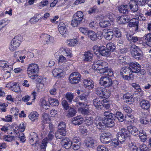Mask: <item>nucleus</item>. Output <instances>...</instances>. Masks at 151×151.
Masks as SVG:
<instances>
[{
    "instance_id": "nucleus-1",
    "label": "nucleus",
    "mask_w": 151,
    "mask_h": 151,
    "mask_svg": "<svg viewBox=\"0 0 151 151\" xmlns=\"http://www.w3.org/2000/svg\"><path fill=\"white\" fill-rule=\"evenodd\" d=\"M108 63L101 60L94 62L92 66V68L96 70L98 73L101 74L105 73V75L111 76L113 74V72L110 69H108Z\"/></svg>"
},
{
    "instance_id": "nucleus-2",
    "label": "nucleus",
    "mask_w": 151,
    "mask_h": 151,
    "mask_svg": "<svg viewBox=\"0 0 151 151\" xmlns=\"http://www.w3.org/2000/svg\"><path fill=\"white\" fill-rule=\"evenodd\" d=\"M39 71V66L37 64L32 63L29 65L27 70L28 76L32 79H35L38 77L37 74Z\"/></svg>"
},
{
    "instance_id": "nucleus-3",
    "label": "nucleus",
    "mask_w": 151,
    "mask_h": 151,
    "mask_svg": "<svg viewBox=\"0 0 151 151\" xmlns=\"http://www.w3.org/2000/svg\"><path fill=\"white\" fill-rule=\"evenodd\" d=\"M120 73L124 79L128 80H132L134 77L130 67H125L121 70Z\"/></svg>"
},
{
    "instance_id": "nucleus-4",
    "label": "nucleus",
    "mask_w": 151,
    "mask_h": 151,
    "mask_svg": "<svg viewBox=\"0 0 151 151\" xmlns=\"http://www.w3.org/2000/svg\"><path fill=\"white\" fill-rule=\"evenodd\" d=\"M61 145L66 149H68L70 147L74 150H78L80 147L78 144H73L68 138L63 139L60 142Z\"/></svg>"
},
{
    "instance_id": "nucleus-5",
    "label": "nucleus",
    "mask_w": 151,
    "mask_h": 151,
    "mask_svg": "<svg viewBox=\"0 0 151 151\" xmlns=\"http://www.w3.org/2000/svg\"><path fill=\"white\" fill-rule=\"evenodd\" d=\"M83 14L81 11H78L73 15V19L71 22V25L74 27L80 24L83 19Z\"/></svg>"
},
{
    "instance_id": "nucleus-6",
    "label": "nucleus",
    "mask_w": 151,
    "mask_h": 151,
    "mask_svg": "<svg viewBox=\"0 0 151 151\" xmlns=\"http://www.w3.org/2000/svg\"><path fill=\"white\" fill-rule=\"evenodd\" d=\"M96 94L99 97L106 98L109 97L110 95L109 91L101 86L98 87L95 89Z\"/></svg>"
},
{
    "instance_id": "nucleus-7",
    "label": "nucleus",
    "mask_w": 151,
    "mask_h": 151,
    "mask_svg": "<svg viewBox=\"0 0 151 151\" xmlns=\"http://www.w3.org/2000/svg\"><path fill=\"white\" fill-rule=\"evenodd\" d=\"M22 37L19 35L15 36L11 42V45L9 47L10 50L12 51L15 50L16 48L18 47L22 40Z\"/></svg>"
},
{
    "instance_id": "nucleus-8",
    "label": "nucleus",
    "mask_w": 151,
    "mask_h": 151,
    "mask_svg": "<svg viewBox=\"0 0 151 151\" xmlns=\"http://www.w3.org/2000/svg\"><path fill=\"white\" fill-rule=\"evenodd\" d=\"M130 51L132 56L137 59H139L142 55V52L137 47L134 45L130 47Z\"/></svg>"
},
{
    "instance_id": "nucleus-9",
    "label": "nucleus",
    "mask_w": 151,
    "mask_h": 151,
    "mask_svg": "<svg viewBox=\"0 0 151 151\" xmlns=\"http://www.w3.org/2000/svg\"><path fill=\"white\" fill-rule=\"evenodd\" d=\"M111 79L107 76L101 77L99 80L100 85L105 88L110 87L111 86Z\"/></svg>"
},
{
    "instance_id": "nucleus-10",
    "label": "nucleus",
    "mask_w": 151,
    "mask_h": 151,
    "mask_svg": "<svg viewBox=\"0 0 151 151\" xmlns=\"http://www.w3.org/2000/svg\"><path fill=\"white\" fill-rule=\"evenodd\" d=\"M81 75L78 72H74L71 73L69 77L70 83L76 84L79 83L81 80Z\"/></svg>"
},
{
    "instance_id": "nucleus-11",
    "label": "nucleus",
    "mask_w": 151,
    "mask_h": 151,
    "mask_svg": "<svg viewBox=\"0 0 151 151\" xmlns=\"http://www.w3.org/2000/svg\"><path fill=\"white\" fill-rule=\"evenodd\" d=\"M64 67L63 68L62 66L61 68H55L52 71V74L55 77L58 78L62 77L64 75V71L67 70V68L66 66L64 64H63Z\"/></svg>"
},
{
    "instance_id": "nucleus-12",
    "label": "nucleus",
    "mask_w": 151,
    "mask_h": 151,
    "mask_svg": "<svg viewBox=\"0 0 151 151\" xmlns=\"http://www.w3.org/2000/svg\"><path fill=\"white\" fill-rule=\"evenodd\" d=\"M111 134L110 132H104L101 135L100 140L103 143H108L111 141Z\"/></svg>"
},
{
    "instance_id": "nucleus-13",
    "label": "nucleus",
    "mask_w": 151,
    "mask_h": 151,
    "mask_svg": "<svg viewBox=\"0 0 151 151\" xmlns=\"http://www.w3.org/2000/svg\"><path fill=\"white\" fill-rule=\"evenodd\" d=\"M98 52L100 55L106 57L109 56L111 55L110 51L104 46H100L98 47Z\"/></svg>"
},
{
    "instance_id": "nucleus-14",
    "label": "nucleus",
    "mask_w": 151,
    "mask_h": 151,
    "mask_svg": "<svg viewBox=\"0 0 151 151\" xmlns=\"http://www.w3.org/2000/svg\"><path fill=\"white\" fill-rule=\"evenodd\" d=\"M125 33L127 39L131 43H138L140 41V38L133 36L129 32H126Z\"/></svg>"
},
{
    "instance_id": "nucleus-15",
    "label": "nucleus",
    "mask_w": 151,
    "mask_h": 151,
    "mask_svg": "<svg viewBox=\"0 0 151 151\" xmlns=\"http://www.w3.org/2000/svg\"><path fill=\"white\" fill-rule=\"evenodd\" d=\"M106 99H103L101 98H96L93 100V104L96 109L98 110L101 109L102 107L103 102H106Z\"/></svg>"
},
{
    "instance_id": "nucleus-16",
    "label": "nucleus",
    "mask_w": 151,
    "mask_h": 151,
    "mask_svg": "<svg viewBox=\"0 0 151 151\" xmlns=\"http://www.w3.org/2000/svg\"><path fill=\"white\" fill-rule=\"evenodd\" d=\"M58 30L60 33L63 37H65L67 33L66 25L65 23L60 22L58 26Z\"/></svg>"
},
{
    "instance_id": "nucleus-17",
    "label": "nucleus",
    "mask_w": 151,
    "mask_h": 151,
    "mask_svg": "<svg viewBox=\"0 0 151 151\" xmlns=\"http://www.w3.org/2000/svg\"><path fill=\"white\" fill-rule=\"evenodd\" d=\"M129 65L132 72V73H139L141 69L140 65L137 62H132L129 64Z\"/></svg>"
},
{
    "instance_id": "nucleus-18",
    "label": "nucleus",
    "mask_w": 151,
    "mask_h": 151,
    "mask_svg": "<svg viewBox=\"0 0 151 151\" xmlns=\"http://www.w3.org/2000/svg\"><path fill=\"white\" fill-rule=\"evenodd\" d=\"M84 143L87 147H92L96 145V142L92 138L89 137L86 138Z\"/></svg>"
},
{
    "instance_id": "nucleus-19",
    "label": "nucleus",
    "mask_w": 151,
    "mask_h": 151,
    "mask_svg": "<svg viewBox=\"0 0 151 151\" xmlns=\"http://www.w3.org/2000/svg\"><path fill=\"white\" fill-rule=\"evenodd\" d=\"M30 139V143L31 144L34 145H35L39 140L38 135L35 133L34 132H31L30 133V136L29 137Z\"/></svg>"
},
{
    "instance_id": "nucleus-20",
    "label": "nucleus",
    "mask_w": 151,
    "mask_h": 151,
    "mask_svg": "<svg viewBox=\"0 0 151 151\" xmlns=\"http://www.w3.org/2000/svg\"><path fill=\"white\" fill-rule=\"evenodd\" d=\"M129 27L133 28V30L136 32H137L138 29L139 21L135 19L129 21Z\"/></svg>"
},
{
    "instance_id": "nucleus-21",
    "label": "nucleus",
    "mask_w": 151,
    "mask_h": 151,
    "mask_svg": "<svg viewBox=\"0 0 151 151\" xmlns=\"http://www.w3.org/2000/svg\"><path fill=\"white\" fill-rule=\"evenodd\" d=\"M130 19V17L127 16H121L117 18V21L120 24H124L129 22Z\"/></svg>"
},
{
    "instance_id": "nucleus-22",
    "label": "nucleus",
    "mask_w": 151,
    "mask_h": 151,
    "mask_svg": "<svg viewBox=\"0 0 151 151\" xmlns=\"http://www.w3.org/2000/svg\"><path fill=\"white\" fill-rule=\"evenodd\" d=\"M114 120L121 122L124 121L125 118L123 114L119 111H117L115 114H114Z\"/></svg>"
},
{
    "instance_id": "nucleus-23",
    "label": "nucleus",
    "mask_w": 151,
    "mask_h": 151,
    "mask_svg": "<svg viewBox=\"0 0 151 151\" xmlns=\"http://www.w3.org/2000/svg\"><path fill=\"white\" fill-rule=\"evenodd\" d=\"M83 83L84 87L89 89H92L94 87L93 81L90 79H84Z\"/></svg>"
},
{
    "instance_id": "nucleus-24",
    "label": "nucleus",
    "mask_w": 151,
    "mask_h": 151,
    "mask_svg": "<svg viewBox=\"0 0 151 151\" xmlns=\"http://www.w3.org/2000/svg\"><path fill=\"white\" fill-rule=\"evenodd\" d=\"M93 56V54L90 51H86L84 52L83 59L85 61H90L92 60Z\"/></svg>"
},
{
    "instance_id": "nucleus-25",
    "label": "nucleus",
    "mask_w": 151,
    "mask_h": 151,
    "mask_svg": "<svg viewBox=\"0 0 151 151\" xmlns=\"http://www.w3.org/2000/svg\"><path fill=\"white\" fill-rule=\"evenodd\" d=\"M41 39L45 44H48L50 42H52V38L47 34H43L41 36Z\"/></svg>"
},
{
    "instance_id": "nucleus-26",
    "label": "nucleus",
    "mask_w": 151,
    "mask_h": 151,
    "mask_svg": "<svg viewBox=\"0 0 151 151\" xmlns=\"http://www.w3.org/2000/svg\"><path fill=\"white\" fill-rule=\"evenodd\" d=\"M127 129L129 134H130L136 136L139 134L138 129L135 126L132 125L129 126L127 127Z\"/></svg>"
},
{
    "instance_id": "nucleus-27",
    "label": "nucleus",
    "mask_w": 151,
    "mask_h": 151,
    "mask_svg": "<svg viewBox=\"0 0 151 151\" xmlns=\"http://www.w3.org/2000/svg\"><path fill=\"white\" fill-rule=\"evenodd\" d=\"M140 107L144 110H148L150 107V104L149 102L146 100L143 99L139 102Z\"/></svg>"
},
{
    "instance_id": "nucleus-28",
    "label": "nucleus",
    "mask_w": 151,
    "mask_h": 151,
    "mask_svg": "<svg viewBox=\"0 0 151 151\" xmlns=\"http://www.w3.org/2000/svg\"><path fill=\"white\" fill-rule=\"evenodd\" d=\"M130 9L134 12H137L138 9L137 3L134 0L130 1L129 2Z\"/></svg>"
},
{
    "instance_id": "nucleus-29",
    "label": "nucleus",
    "mask_w": 151,
    "mask_h": 151,
    "mask_svg": "<svg viewBox=\"0 0 151 151\" xmlns=\"http://www.w3.org/2000/svg\"><path fill=\"white\" fill-rule=\"evenodd\" d=\"M83 121V119L82 117L77 116L73 118L72 123L75 125H79L82 124Z\"/></svg>"
},
{
    "instance_id": "nucleus-30",
    "label": "nucleus",
    "mask_w": 151,
    "mask_h": 151,
    "mask_svg": "<svg viewBox=\"0 0 151 151\" xmlns=\"http://www.w3.org/2000/svg\"><path fill=\"white\" fill-rule=\"evenodd\" d=\"M95 123L97 128L100 130L103 129L105 124L104 120H99V118H97L95 120Z\"/></svg>"
},
{
    "instance_id": "nucleus-31",
    "label": "nucleus",
    "mask_w": 151,
    "mask_h": 151,
    "mask_svg": "<svg viewBox=\"0 0 151 151\" xmlns=\"http://www.w3.org/2000/svg\"><path fill=\"white\" fill-rule=\"evenodd\" d=\"M39 115V114L37 111H34L29 114V118L32 121L36 122L37 120Z\"/></svg>"
},
{
    "instance_id": "nucleus-32",
    "label": "nucleus",
    "mask_w": 151,
    "mask_h": 151,
    "mask_svg": "<svg viewBox=\"0 0 151 151\" xmlns=\"http://www.w3.org/2000/svg\"><path fill=\"white\" fill-rule=\"evenodd\" d=\"M118 10L120 13L123 14H127L128 13V6L127 5H121L119 7Z\"/></svg>"
},
{
    "instance_id": "nucleus-33",
    "label": "nucleus",
    "mask_w": 151,
    "mask_h": 151,
    "mask_svg": "<svg viewBox=\"0 0 151 151\" xmlns=\"http://www.w3.org/2000/svg\"><path fill=\"white\" fill-rule=\"evenodd\" d=\"M41 18V15L40 14H36L30 19L29 22L32 24H34L37 22Z\"/></svg>"
},
{
    "instance_id": "nucleus-34",
    "label": "nucleus",
    "mask_w": 151,
    "mask_h": 151,
    "mask_svg": "<svg viewBox=\"0 0 151 151\" xmlns=\"http://www.w3.org/2000/svg\"><path fill=\"white\" fill-rule=\"evenodd\" d=\"M114 120L110 119H104V120L106 126L108 127H111L114 126L115 123Z\"/></svg>"
},
{
    "instance_id": "nucleus-35",
    "label": "nucleus",
    "mask_w": 151,
    "mask_h": 151,
    "mask_svg": "<svg viewBox=\"0 0 151 151\" xmlns=\"http://www.w3.org/2000/svg\"><path fill=\"white\" fill-rule=\"evenodd\" d=\"M106 32L104 37L106 40H111L114 36V33L112 31L108 30Z\"/></svg>"
},
{
    "instance_id": "nucleus-36",
    "label": "nucleus",
    "mask_w": 151,
    "mask_h": 151,
    "mask_svg": "<svg viewBox=\"0 0 151 151\" xmlns=\"http://www.w3.org/2000/svg\"><path fill=\"white\" fill-rule=\"evenodd\" d=\"M88 37L92 41L96 40H97L96 34L93 31L89 30L88 32Z\"/></svg>"
},
{
    "instance_id": "nucleus-37",
    "label": "nucleus",
    "mask_w": 151,
    "mask_h": 151,
    "mask_svg": "<svg viewBox=\"0 0 151 151\" xmlns=\"http://www.w3.org/2000/svg\"><path fill=\"white\" fill-rule=\"evenodd\" d=\"M78 111L81 114L84 115L88 114L91 112L88 108L80 107L78 109Z\"/></svg>"
},
{
    "instance_id": "nucleus-38",
    "label": "nucleus",
    "mask_w": 151,
    "mask_h": 151,
    "mask_svg": "<svg viewBox=\"0 0 151 151\" xmlns=\"http://www.w3.org/2000/svg\"><path fill=\"white\" fill-rule=\"evenodd\" d=\"M60 50L63 52L66 56L69 57V58H70L72 56V52L69 49L62 48H61Z\"/></svg>"
},
{
    "instance_id": "nucleus-39",
    "label": "nucleus",
    "mask_w": 151,
    "mask_h": 151,
    "mask_svg": "<svg viewBox=\"0 0 151 151\" xmlns=\"http://www.w3.org/2000/svg\"><path fill=\"white\" fill-rule=\"evenodd\" d=\"M48 101L50 105L52 106H58L59 105V101L58 99L53 98H50Z\"/></svg>"
},
{
    "instance_id": "nucleus-40",
    "label": "nucleus",
    "mask_w": 151,
    "mask_h": 151,
    "mask_svg": "<svg viewBox=\"0 0 151 151\" xmlns=\"http://www.w3.org/2000/svg\"><path fill=\"white\" fill-rule=\"evenodd\" d=\"M144 37L146 40V44L151 47V33L145 35Z\"/></svg>"
},
{
    "instance_id": "nucleus-41",
    "label": "nucleus",
    "mask_w": 151,
    "mask_h": 151,
    "mask_svg": "<svg viewBox=\"0 0 151 151\" xmlns=\"http://www.w3.org/2000/svg\"><path fill=\"white\" fill-rule=\"evenodd\" d=\"M99 24L101 27L104 28L110 26V23L109 20H103L99 22Z\"/></svg>"
},
{
    "instance_id": "nucleus-42",
    "label": "nucleus",
    "mask_w": 151,
    "mask_h": 151,
    "mask_svg": "<svg viewBox=\"0 0 151 151\" xmlns=\"http://www.w3.org/2000/svg\"><path fill=\"white\" fill-rule=\"evenodd\" d=\"M74 95L69 92L67 93L65 95V97L70 103H71L74 98Z\"/></svg>"
},
{
    "instance_id": "nucleus-43",
    "label": "nucleus",
    "mask_w": 151,
    "mask_h": 151,
    "mask_svg": "<svg viewBox=\"0 0 151 151\" xmlns=\"http://www.w3.org/2000/svg\"><path fill=\"white\" fill-rule=\"evenodd\" d=\"M73 101L75 102L76 104V106L78 107L79 106H86V103L85 102H81L79 101V100L77 99L76 98L75 99L73 100Z\"/></svg>"
},
{
    "instance_id": "nucleus-44",
    "label": "nucleus",
    "mask_w": 151,
    "mask_h": 151,
    "mask_svg": "<svg viewBox=\"0 0 151 151\" xmlns=\"http://www.w3.org/2000/svg\"><path fill=\"white\" fill-rule=\"evenodd\" d=\"M116 136L118 140L120 143H123V142H124L126 138L125 136H123V135H122L121 134L118 132Z\"/></svg>"
},
{
    "instance_id": "nucleus-45",
    "label": "nucleus",
    "mask_w": 151,
    "mask_h": 151,
    "mask_svg": "<svg viewBox=\"0 0 151 151\" xmlns=\"http://www.w3.org/2000/svg\"><path fill=\"white\" fill-rule=\"evenodd\" d=\"M77 41L75 39H70L66 41V43L70 46H75L77 44Z\"/></svg>"
},
{
    "instance_id": "nucleus-46",
    "label": "nucleus",
    "mask_w": 151,
    "mask_h": 151,
    "mask_svg": "<svg viewBox=\"0 0 151 151\" xmlns=\"http://www.w3.org/2000/svg\"><path fill=\"white\" fill-rule=\"evenodd\" d=\"M106 47L110 51V52L111 51H114L116 49V47L114 44L113 43H108L106 45Z\"/></svg>"
},
{
    "instance_id": "nucleus-47",
    "label": "nucleus",
    "mask_w": 151,
    "mask_h": 151,
    "mask_svg": "<svg viewBox=\"0 0 151 151\" xmlns=\"http://www.w3.org/2000/svg\"><path fill=\"white\" fill-rule=\"evenodd\" d=\"M104 116H105L104 119H110L114 120V114L109 111H106L104 113Z\"/></svg>"
},
{
    "instance_id": "nucleus-48",
    "label": "nucleus",
    "mask_w": 151,
    "mask_h": 151,
    "mask_svg": "<svg viewBox=\"0 0 151 151\" xmlns=\"http://www.w3.org/2000/svg\"><path fill=\"white\" fill-rule=\"evenodd\" d=\"M77 99L81 101V102H85L86 103V104H87V96L86 95L82 94L78 96Z\"/></svg>"
},
{
    "instance_id": "nucleus-49",
    "label": "nucleus",
    "mask_w": 151,
    "mask_h": 151,
    "mask_svg": "<svg viewBox=\"0 0 151 151\" xmlns=\"http://www.w3.org/2000/svg\"><path fill=\"white\" fill-rule=\"evenodd\" d=\"M120 130V131L119 132L122 135L125 136L126 138L129 136V134L128 129L124 128H122Z\"/></svg>"
},
{
    "instance_id": "nucleus-50",
    "label": "nucleus",
    "mask_w": 151,
    "mask_h": 151,
    "mask_svg": "<svg viewBox=\"0 0 151 151\" xmlns=\"http://www.w3.org/2000/svg\"><path fill=\"white\" fill-rule=\"evenodd\" d=\"M12 91L15 92H18L20 91V88L19 85L17 83H14L13 86L11 87Z\"/></svg>"
},
{
    "instance_id": "nucleus-51",
    "label": "nucleus",
    "mask_w": 151,
    "mask_h": 151,
    "mask_svg": "<svg viewBox=\"0 0 151 151\" xmlns=\"http://www.w3.org/2000/svg\"><path fill=\"white\" fill-rule=\"evenodd\" d=\"M84 122L87 125H90L93 123V119L91 117H87L85 119Z\"/></svg>"
},
{
    "instance_id": "nucleus-52",
    "label": "nucleus",
    "mask_w": 151,
    "mask_h": 151,
    "mask_svg": "<svg viewBox=\"0 0 151 151\" xmlns=\"http://www.w3.org/2000/svg\"><path fill=\"white\" fill-rule=\"evenodd\" d=\"M41 105L43 108L45 109H48L50 107L48 103L44 99H42L41 101Z\"/></svg>"
},
{
    "instance_id": "nucleus-53",
    "label": "nucleus",
    "mask_w": 151,
    "mask_h": 151,
    "mask_svg": "<svg viewBox=\"0 0 151 151\" xmlns=\"http://www.w3.org/2000/svg\"><path fill=\"white\" fill-rule=\"evenodd\" d=\"M62 105L63 108L65 110H67L69 108V104L65 100H63L62 102Z\"/></svg>"
},
{
    "instance_id": "nucleus-54",
    "label": "nucleus",
    "mask_w": 151,
    "mask_h": 151,
    "mask_svg": "<svg viewBox=\"0 0 151 151\" xmlns=\"http://www.w3.org/2000/svg\"><path fill=\"white\" fill-rule=\"evenodd\" d=\"M113 31L114 32V34L116 37H119L121 36V34L119 29L116 28H114Z\"/></svg>"
},
{
    "instance_id": "nucleus-55",
    "label": "nucleus",
    "mask_w": 151,
    "mask_h": 151,
    "mask_svg": "<svg viewBox=\"0 0 151 151\" xmlns=\"http://www.w3.org/2000/svg\"><path fill=\"white\" fill-rule=\"evenodd\" d=\"M138 150L139 151H149L148 147L144 144L140 145L138 147Z\"/></svg>"
},
{
    "instance_id": "nucleus-56",
    "label": "nucleus",
    "mask_w": 151,
    "mask_h": 151,
    "mask_svg": "<svg viewBox=\"0 0 151 151\" xmlns=\"http://www.w3.org/2000/svg\"><path fill=\"white\" fill-rule=\"evenodd\" d=\"M76 114V111L73 108H70L68 110V116L71 117L74 116Z\"/></svg>"
},
{
    "instance_id": "nucleus-57",
    "label": "nucleus",
    "mask_w": 151,
    "mask_h": 151,
    "mask_svg": "<svg viewBox=\"0 0 151 151\" xmlns=\"http://www.w3.org/2000/svg\"><path fill=\"white\" fill-rule=\"evenodd\" d=\"M54 132L52 131L49 132L47 137L45 138H47L46 140L48 141L52 140L54 137Z\"/></svg>"
},
{
    "instance_id": "nucleus-58",
    "label": "nucleus",
    "mask_w": 151,
    "mask_h": 151,
    "mask_svg": "<svg viewBox=\"0 0 151 151\" xmlns=\"http://www.w3.org/2000/svg\"><path fill=\"white\" fill-rule=\"evenodd\" d=\"M123 108L124 111L127 113H130L132 112V109L130 107L127 105H124L123 106Z\"/></svg>"
},
{
    "instance_id": "nucleus-59",
    "label": "nucleus",
    "mask_w": 151,
    "mask_h": 151,
    "mask_svg": "<svg viewBox=\"0 0 151 151\" xmlns=\"http://www.w3.org/2000/svg\"><path fill=\"white\" fill-rule=\"evenodd\" d=\"M89 27L93 29H96L98 27V25L95 21H92L89 24Z\"/></svg>"
},
{
    "instance_id": "nucleus-60",
    "label": "nucleus",
    "mask_w": 151,
    "mask_h": 151,
    "mask_svg": "<svg viewBox=\"0 0 151 151\" xmlns=\"http://www.w3.org/2000/svg\"><path fill=\"white\" fill-rule=\"evenodd\" d=\"M4 139H5V140L6 141L10 142L12 140H15V137L14 136L5 135L4 136Z\"/></svg>"
},
{
    "instance_id": "nucleus-61",
    "label": "nucleus",
    "mask_w": 151,
    "mask_h": 151,
    "mask_svg": "<svg viewBox=\"0 0 151 151\" xmlns=\"http://www.w3.org/2000/svg\"><path fill=\"white\" fill-rule=\"evenodd\" d=\"M107 148L104 145H99L97 147V151H107Z\"/></svg>"
},
{
    "instance_id": "nucleus-62",
    "label": "nucleus",
    "mask_w": 151,
    "mask_h": 151,
    "mask_svg": "<svg viewBox=\"0 0 151 151\" xmlns=\"http://www.w3.org/2000/svg\"><path fill=\"white\" fill-rule=\"evenodd\" d=\"M18 137L20 139L21 142L24 143L25 141V137L24 134L22 132H21L19 134Z\"/></svg>"
},
{
    "instance_id": "nucleus-63",
    "label": "nucleus",
    "mask_w": 151,
    "mask_h": 151,
    "mask_svg": "<svg viewBox=\"0 0 151 151\" xmlns=\"http://www.w3.org/2000/svg\"><path fill=\"white\" fill-rule=\"evenodd\" d=\"M98 9L96 6H94L93 7L91 8L88 11V14L91 15L92 14L95 13L96 11H97Z\"/></svg>"
},
{
    "instance_id": "nucleus-64",
    "label": "nucleus",
    "mask_w": 151,
    "mask_h": 151,
    "mask_svg": "<svg viewBox=\"0 0 151 151\" xmlns=\"http://www.w3.org/2000/svg\"><path fill=\"white\" fill-rule=\"evenodd\" d=\"M80 31L85 35H87L88 34V29L86 27H80L79 28Z\"/></svg>"
}]
</instances>
